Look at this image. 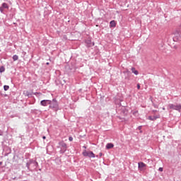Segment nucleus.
<instances>
[{
    "label": "nucleus",
    "instance_id": "nucleus-1",
    "mask_svg": "<svg viewBox=\"0 0 181 181\" xmlns=\"http://www.w3.org/2000/svg\"><path fill=\"white\" fill-rule=\"evenodd\" d=\"M39 167V163L36 160L31 158L26 163V168L29 172H37V168Z\"/></svg>",
    "mask_w": 181,
    "mask_h": 181
},
{
    "label": "nucleus",
    "instance_id": "nucleus-2",
    "mask_svg": "<svg viewBox=\"0 0 181 181\" xmlns=\"http://www.w3.org/2000/svg\"><path fill=\"white\" fill-rule=\"evenodd\" d=\"M49 110H52V111H54V112H57V111L60 110V107L59 106V102L56 98H53L52 100H49Z\"/></svg>",
    "mask_w": 181,
    "mask_h": 181
},
{
    "label": "nucleus",
    "instance_id": "nucleus-3",
    "mask_svg": "<svg viewBox=\"0 0 181 181\" xmlns=\"http://www.w3.org/2000/svg\"><path fill=\"white\" fill-rule=\"evenodd\" d=\"M59 148H61L60 153H64L67 151V144L64 141L59 142Z\"/></svg>",
    "mask_w": 181,
    "mask_h": 181
},
{
    "label": "nucleus",
    "instance_id": "nucleus-4",
    "mask_svg": "<svg viewBox=\"0 0 181 181\" xmlns=\"http://www.w3.org/2000/svg\"><path fill=\"white\" fill-rule=\"evenodd\" d=\"M168 107L170 110H175V111H180L181 110L180 104V105L169 104Z\"/></svg>",
    "mask_w": 181,
    "mask_h": 181
},
{
    "label": "nucleus",
    "instance_id": "nucleus-5",
    "mask_svg": "<svg viewBox=\"0 0 181 181\" xmlns=\"http://www.w3.org/2000/svg\"><path fill=\"white\" fill-rule=\"evenodd\" d=\"M83 156L88 157V158H95V154L93 151H85L83 152Z\"/></svg>",
    "mask_w": 181,
    "mask_h": 181
},
{
    "label": "nucleus",
    "instance_id": "nucleus-6",
    "mask_svg": "<svg viewBox=\"0 0 181 181\" xmlns=\"http://www.w3.org/2000/svg\"><path fill=\"white\" fill-rule=\"evenodd\" d=\"M50 100H42L40 101V105L42 107H47V105H49Z\"/></svg>",
    "mask_w": 181,
    "mask_h": 181
},
{
    "label": "nucleus",
    "instance_id": "nucleus-7",
    "mask_svg": "<svg viewBox=\"0 0 181 181\" xmlns=\"http://www.w3.org/2000/svg\"><path fill=\"white\" fill-rule=\"evenodd\" d=\"M85 43L86 45V47H93V46H94V43L91 42V40H86Z\"/></svg>",
    "mask_w": 181,
    "mask_h": 181
},
{
    "label": "nucleus",
    "instance_id": "nucleus-8",
    "mask_svg": "<svg viewBox=\"0 0 181 181\" xmlns=\"http://www.w3.org/2000/svg\"><path fill=\"white\" fill-rule=\"evenodd\" d=\"M158 118H160V115L156 116H148V119H149L150 121H156V119H158Z\"/></svg>",
    "mask_w": 181,
    "mask_h": 181
},
{
    "label": "nucleus",
    "instance_id": "nucleus-9",
    "mask_svg": "<svg viewBox=\"0 0 181 181\" xmlns=\"http://www.w3.org/2000/svg\"><path fill=\"white\" fill-rule=\"evenodd\" d=\"M138 168L141 170L142 168H146V164H145L144 162H139L138 163Z\"/></svg>",
    "mask_w": 181,
    "mask_h": 181
},
{
    "label": "nucleus",
    "instance_id": "nucleus-10",
    "mask_svg": "<svg viewBox=\"0 0 181 181\" xmlns=\"http://www.w3.org/2000/svg\"><path fill=\"white\" fill-rule=\"evenodd\" d=\"M23 94H24V95H25V97H32V95H33V93L28 90L24 91Z\"/></svg>",
    "mask_w": 181,
    "mask_h": 181
},
{
    "label": "nucleus",
    "instance_id": "nucleus-11",
    "mask_svg": "<svg viewBox=\"0 0 181 181\" xmlns=\"http://www.w3.org/2000/svg\"><path fill=\"white\" fill-rule=\"evenodd\" d=\"M117 26V23H115V21H112L110 23V28H115Z\"/></svg>",
    "mask_w": 181,
    "mask_h": 181
},
{
    "label": "nucleus",
    "instance_id": "nucleus-12",
    "mask_svg": "<svg viewBox=\"0 0 181 181\" xmlns=\"http://www.w3.org/2000/svg\"><path fill=\"white\" fill-rule=\"evenodd\" d=\"M132 73H134L136 76L139 74V72L135 69V67L132 68Z\"/></svg>",
    "mask_w": 181,
    "mask_h": 181
},
{
    "label": "nucleus",
    "instance_id": "nucleus-13",
    "mask_svg": "<svg viewBox=\"0 0 181 181\" xmlns=\"http://www.w3.org/2000/svg\"><path fill=\"white\" fill-rule=\"evenodd\" d=\"M114 146V144L112 143H108L106 145V149H112V148Z\"/></svg>",
    "mask_w": 181,
    "mask_h": 181
},
{
    "label": "nucleus",
    "instance_id": "nucleus-14",
    "mask_svg": "<svg viewBox=\"0 0 181 181\" xmlns=\"http://www.w3.org/2000/svg\"><path fill=\"white\" fill-rule=\"evenodd\" d=\"M1 6L3 7L4 9H9V6L6 3H3L1 4Z\"/></svg>",
    "mask_w": 181,
    "mask_h": 181
},
{
    "label": "nucleus",
    "instance_id": "nucleus-15",
    "mask_svg": "<svg viewBox=\"0 0 181 181\" xmlns=\"http://www.w3.org/2000/svg\"><path fill=\"white\" fill-rule=\"evenodd\" d=\"M19 59V57L16 54L13 56V62H16V60H18Z\"/></svg>",
    "mask_w": 181,
    "mask_h": 181
},
{
    "label": "nucleus",
    "instance_id": "nucleus-16",
    "mask_svg": "<svg viewBox=\"0 0 181 181\" xmlns=\"http://www.w3.org/2000/svg\"><path fill=\"white\" fill-rule=\"evenodd\" d=\"M4 91H8V90H9V86L4 85Z\"/></svg>",
    "mask_w": 181,
    "mask_h": 181
},
{
    "label": "nucleus",
    "instance_id": "nucleus-17",
    "mask_svg": "<svg viewBox=\"0 0 181 181\" xmlns=\"http://www.w3.org/2000/svg\"><path fill=\"white\" fill-rule=\"evenodd\" d=\"M151 102H152V105L153 107H154V108H159V106L156 104H155V103H153V101L151 99Z\"/></svg>",
    "mask_w": 181,
    "mask_h": 181
},
{
    "label": "nucleus",
    "instance_id": "nucleus-18",
    "mask_svg": "<svg viewBox=\"0 0 181 181\" xmlns=\"http://www.w3.org/2000/svg\"><path fill=\"white\" fill-rule=\"evenodd\" d=\"M4 71H5V66H1L0 67V73H4Z\"/></svg>",
    "mask_w": 181,
    "mask_h": 181
},
{
    "label": "nucleus",
    "instance_id": "nucleus-19",
    "mask_svg": "<svg viewBox=\"0 0 181 181\" xmlns=\"http://www.w3.org/2000/svg\"><path fill=\"white\" fill-rule=\"evenodd\" d=\"M0 12H1V13L5 14V11H4L3 6H0Z\"/></svg>",
    "mask_w": 181,
    "mask_h": 181
},
{
    "label": "nucleus",
    "instance_id": "nucleus-20",
    "mask_svg": "<svg viewBox=\"0 0 181 181\" xmlns=\"http://www.w3.org/2000/svg\"><path fill=\"white\" fill-rule=\"evenodd\" d=\"M122 112H123V114H127L128 110H127V109L125 107H123Z\"/></svg>",
    "mask_w": 181,
    "mask_h": 181
},
{
    "label": "nucleus",
    "instance_id": "nucleus-21",
    "mask_svg": "<svg viewBox=\"0 0 181 181\" xmlns=\"http://www.w3.org/2000/svg\"><path fill=\"white\" fill-rule=\"evenodd\" d=\"M32 94H33L34 95H37V94H42L40 93H37V92H35V93H32Z\"/></svg>",
    "mask_w": 181,
    "mask_h": 181
},
{
    "label": "nucleus",
    "instance_id": "nucleus-22",
    "mask_svg": "<svg viewBox=\"0 0 181 181\" xmlns=\"http://www.w3.org/2000/svg\"><path fill=\"white\" fill-rule=\"evenodd\" d=\"M4 135V131L0 129V136H2Z\"/></svg>",
    "mask_w": 181,
    "mask_h": 181
},
{
    "label": "nucleus",
    "instance_id": "nucleus-23",
    "mask_svg": "<svg viewBox=\"0 0 181 181\" xmlns=\"http://www.w3.org/2000/svg\"><path fill=\"white\" fill-rule=\"evenodd\" d=\"M158 170H159L160 172H163V168H159Z\"/></svg>",
    "mask_w": 181,
    "mask_h": 181
},
{
    "label": "nucleus",
    "instance_id": "nucleus-24",
    "mask_svg": "<svg viewBox=\"0 0 181 181\" xmlns=\"http://www.w3.org/2000/svg\"><path fill=\"white\" fill-rule=\"evenodd\" d=\"M137 88H138V90H140V88H141V85H139V83L137 84Z\"/></svg>",
    "mask_w": 181,
    "mask_h": 181
},
{
    "label": "nucleus",
    "instance_id": "nucleus-25",
    "mask_svg": "<svg viewBox=\"0 0 181 181\" xmlns=\"http://www.w3.org/2000/svg\"><path fill=\"white\" fill-rule=\"evenodd\" d=\"M69 141H70V142H71V141H73V138L71 136L69 137Z\"/></svg>",
    "mask_w": 181,
    "mask_h": 181
},
{
    "label": "nucleus",
    "instance_id": "nucleus-26",
    "mask_svg": "<svg viewBox=\"0 0 181 181\" xmlns=\"http://www.w3.org/2000/svg\"><path fill=\"white\" fill-rule=\"evenodd\" d=\"M152 112H153V114H155V112H158V110H152Z\"/></svg>",
    "mask_w": 181,
    "mask_h": 181
},
{
    "label": "nucleus",
    "instance_id": "nucleus-27",
    "mask_svg": "<svg viewBox=\"0 0 181 181\" xmlns=\"http://www.w3.org/2000/svg\"><path fill=\"white\" fill-rule=\"evenodd\" d=\"M99 156H100V158H101V156H103V153H100Z\"/></svg>",
    "mask_w": 181,
    "mask_h": 181
},
{
    "label": "nucleus",
    "instance_id": "nucleus-28",
    "mask_svg": "<svg viewBox=\"0 0 181 181\" xmlns=\"http://www.w3.org/2000/svg\"><path fill=\"white\" fill-rule=\"evenodd\" d=\"M42 139H46L45 136H42Z\"/></svg>",
    "mask_w": 181,
    "mask_h": 181
},
{
    "label": "nucleus",
    "instance_id": "nucleus-29",
    "mask_svg": "<svg viewBox=\"0 0 181 181\" xmlns=\"http://www.w3.org/2000/svg\"><path fill=\"white\" fill-rule=\"evenodd\" d=\"M8 153H11V148H8Z\"/></svg>",
    "mask_w": 181,
    "mask_h": 181
},
{
    "label": "nucleus",
    "instance_id": "nucleus-30",
    "mask_svg": "<svg viewBox=\"0 0 181 181\" xmlns=\"http://www.w3.org/2000/svg\"><path fill=\"white\" fill-rule=\"evenodd\" d=\"M4 97H8L7 94L4 95Z\"/></svg>",
    "mask_w": 181,
    "mask_h": 181
},
{
    "label": "nucleus",
    "instance_id": "nucleus-31",
    "mask_svg": "<svg viewBox=\"0 0 181 181\" xmlns=\"http://www.w3.org/2000/svg\"><path fill=\"white\" fill-rule=\"evenodd\" d=\"M141 128H142V127H141V126H140V127H139V129H141Z\"/></svg>",
    "mask_w": 181,
    "mask_h": 181
},
{
    "label": "nucleus",
    "instance_id": "nucleus-32",
    "mask_svg": "<svg viewBox=\"0 0 181 181\" xmlns=\"http://www.w3.org/2000/svg\"><path fill=\"white\" fill-rule=\"evenodd\" d=\"M47 64V66H49V62H47V64Z\"/></svg>",
    "mask_w": 181,
    "mask_h": 181
},
{
    "label": "nucleus",
    "instance_id": "nucleus-33",
    "mask_svg": "<svg viewBox=\"0 0 181 181\" xmlns=\"http://www.w3.org/2000/svg\"><path fill=\"white\" fill-rule=\"evenodd\" d=\"M0 165H2V161L0 162Z\"/></svg>",
    "mask_w": 181,
    "mask_h": 181
},
{
    "label": "nucleus",
    "instance_id": "nucleus-34",
    "mask_svg": "<svg viewBox=\"0 0 181 181\" xmlns=\"http://www.w3.org/2000/svg\"><path fill=\"white\" fill-rule=\"evenodd\" d=\"M8 154H9V153L6 154V156H8Z\"/></svg>",
    "mask_w": 181,
    "mask_h": 181
},
{
    "label": "nucleus",
    "instance_id": "nucleus-35",
    "mask_svg": "<svg viewBox=\"0 0 181 181\" xmlns=\"http://www.w3.org/2000/svg\"><path fill=\"white\" fill-rule=\"evenodd\" d=\"M13 25H16V23H13Z\"/></svg>",
    "mask_w": 181,
    "mask_h": 181
},
{
    "label": "nucleus",
    "instance_id": "nucleus-36",
    "mask_svg": "<svg viewBox=\"0 0 181 181\" xmlns=\"http://www.w3.org/2000/svg\"><path fill=\"white\" fill-rule=\"evenodd\" d=\"M163 110H165V107H163Z\"/></svg>",
    "mask_w": 181,
    "mask_h": 181
},
{
    "label": "nucleus",
    "instance_id": "nucleus-37",
    "mask_svg": "<svg viewBox=\"0 0 181 181\" xmlns=\"http://www.w3.org/2000/svg\"><path fill=\"white\" fill-rule=\"evenodd\" d=\"M39 170H40V171H41V170H42V169H41V168H40V169H39Z\"/></svg>",
    "mask_w": 181,
    "mask_h": 181
},
{
    "label": "nucleus",
    "instance_id": "nucleus-38",
    "mask_svg": "<svg viewBox=\"0 0 181 181\" xmlns=\"http://www.w3.org/2000/svg\"><path fill=\"white\" fill-rule=\"evenodd\" d=\"M82 89H79V91H81Z\"/></svg>",
    "mask_w": 181,
    "mask_h": 181
}]
</instances>
